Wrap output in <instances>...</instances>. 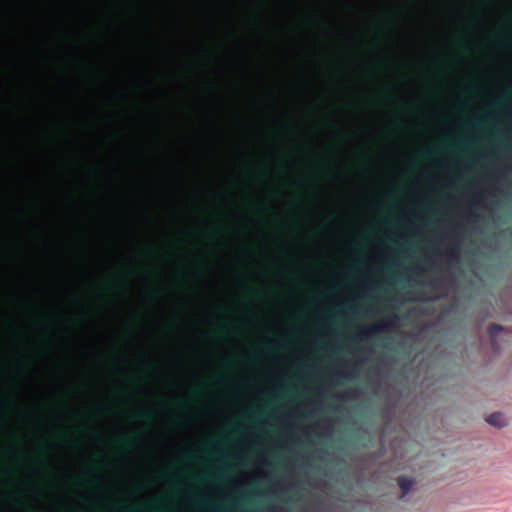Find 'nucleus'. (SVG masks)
Instances as JSON below:
<instances>
[{
  "label": "nucleus",
  "instance_id": "nucleus-1",
  "mask_svg": "<svg viewBox=\"0 0 512 512\" xmlns=\"http://www.w3.org/2000/svg\"><path fill=\"white\" fill-rule=\"evenodd\" d=\"M487 422L495 427L502 428L507 425V420L501 413H493L487 418Z\"/></svg>",
  "mask_w": 512,
  "mask_h": 512
},
{
  "label": "nucleus",
  "instance_id": "nucleus-2",
  "mask_svg": "<svg viewBox=\"0 0 512 512\" xmlns=\"http://www.w3.org/2000/svg\"><path fill=\"white\" fill-rule=\"evenodd\" d=\"M413 485V482L406 479V478H400L399 479V486L402 488L403 490V494H407L409 492V490L411 489Z\"/></svg>",
  "mask_w": 512,
  "mask_h": 512
},
{
  "label": "nucleus",
  "instance_id": "nucleus-3",
  "mask_svg": "<svg viewBox=\"0 0 512 512\" xmlns=\"http://www.w3.org/2000/svg\"><path fill=\"white\" fill-rule=\"evenodd\" d=\"M501 330H502V328H501L500 326H493V327L491 328V334H492V335H495L496 333H498V332H499V331H501Z\"/></svg>",
  "mask_w": 512,
  "mask_h": 512
}]
</instances>
